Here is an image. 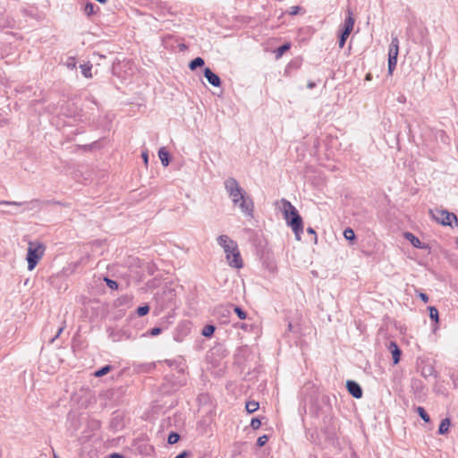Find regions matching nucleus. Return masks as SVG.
<instances>
[{
	"label": "nucleus",
	"mask_w": 458,
	"mask_h": 458,
	"mask_svg": "<svg viewBox=\"0 0 458 458\" xmlns=\"http://www.w3.org/2000/svg\"><path fill=\"white\" fill-rule=\"evenodd\" d=\"M428 214L431 219L443 226L458 228L457 216L453 212H449L447 209L439 208H430Z\"/></svg>",
	"instance_id": "nucleus-5"
},
{
	"label": "nucleus",
	"mask_w": 458,
	"mask_h": 458,
	"mask_svg": "<svg viewBox=\"0 0 458 458\" xmlns=\"http://www.w3.org/2000/svg\"><path fill=\"white\" fill-rule=\"evenodd\" d=\"M404 238L408 240L411 242V244L417 249L426 250L428 248V244L421 242L420 240L412 233H404Z\"/></svg>",
	"instance_id": "nucleus-14"
},
{
	"label": "nucleus",
	"mask_w": 458,
	"mask_h": 458,
	"mask_svg": "<svg viewBox=\"0 0 458 458\" xmlns=\"http://www.w3.org/2000/svg\"><path fill=\"white\" fill-rule=\"evenodd\" d=\"M307 87L308 89H312L316 87V83L314 81H309Z\"/></svg>",
	"instance_id": "nucleus-53"
},
{
	"label": "nucleus",
	"mask_w": 458,
	"mask_h": 458,
	"mask_svg": "<svg viewBox=\"0 0 458 458\" xmlns=\"http://www.w3.org/2000/svg\"><path fill=\"white\" fill-rule=\"evenodd\" d=\"M23 12H24L27 15H30V14L27 12V10H24Z\"/></svg>",
	"instance_id": "nucleus-59"
},
{
	"label": "nucleus",
	"mask_w": 458,
	"mask_h": 458,
	"mask_svg": "<svg viewBox=\"0 0 458 458\" xmlns=\"http://www.w3.org/2000/svg\"><path fill=\"white\" fill-rule=\"evenodd\" d=\"M449 377H450V381H448L446 384L447 385L452 384L454 387L458 386V377H455L454 374H451Z\"/></svg>",
	"instance_id": "nucleus-41"
},
{
	"label": "nucleus",
	"mask_w": 458,
	"mask_h": 458,
	"mask_svg": "<svg viewBox=\"0 0 458 458\" xmlns=\"http://www.w3.org/2000/svg\"><path fill=\"white\" fill-rule=\"evenodd\" d=\"M259 408V404L256 401H248L245 404V409L248 413H253Z\"/></svg>",
	"instance_id": "nucleus-26"
},
{
	"label": "nucleus",
	"mask_w": 458,
	"mask_h": 458,
	"mask_svg": "<svg viewBox=\"0 0 458 458\" xmlns=\"http://www.w3.org/2000/svg\"><path fill=\"white\" fill-rule=\"evenodd\" d=\"M55 204L59 206H65L64 203L59 200H40L38 199H32L30 201L18 202V201H0V206H16L22 207L24 206V210H34L40 209L44 206Z\"/></svg>",
	"instance_id": "nucleus-6"
},
{
	"label": "nucleus",
	"mask_w": 458,
	"mask_h": 458,
	"mask_svg": "<svg viewBox=\"0 0 458 458\" xmlns=\"http://www.w3.org/2000/svg\"><path fill=\"white\" fill-rule=\"evenodd\" d=\"M290 43H284L278 47L275 51L276 58H280L287 50L290 49Z\"/></svg>",
	"instance_id": "nucleus-28"
},
{
	"label": "nucleus",
	"mask_w": 458,
	"mask_h": 458,
	"mask_svg": "<svg viewBox=\"0 0 458 458\" xmlns=\"http://www.w3.org/2000/svg\"><path fill=\"white\" fill-rule=\"evenodd\" d=\"M411 386L414 393H421L424 388L422 382L417 378L411 379Z\"/></svg>",
	"instance_id": "nucleus-24"
},
{
	"label": "nucleus",
	"mask_w": 458,
	"mask_h": 458,
	"mask_svg": "<svg viewBox=\"0 0 458 458\" xmlns=\"http://www.w3.org/2000/svg\"><path fill=\"white\" fill-rule=\"evenodd\" d=\"M105 374H100V373H98V374H94V376L98 377H100L102 376H104Z\"/></svg>",
	"instance_id": "nucleus-55"
},
{
	"label": "nucleus",
	"mask_w": 458,
	"mask_h": 458,
	"mask_svg": "<svg viewBox=\"0 0 458 458\" xmlns=\"http://www.w3.org/2000/svg\"><path fill=\"white\" fill-rule=\"evenodd\" d=\"M350 33L345 32L339 29V35H338V45L340 48H343L345 45V42L347 38H349Z\"/></svg>",
	"instance_id": "nucleus-25"
},
{
	"label": "nucleus",
	"mask_w": 458,
	"mask_h": 458,
	"mask_svg": "<svg viewBox=\"0 0 458 458\" xmlns=\"http://www.w3.org/2000/svg\"><path fill=\"white\" fill-rule=\"evenodd\" d=\"M84 148L88 149L90 148V146L85 145Z\"/></svg>",
	"instance_id": "nucleus-60"
},
{
	"label": "nucleus",
	"mask_w": 458,
	"mask_h": 458,
	"mask_svg": "<svg viewBox=\"0 0 458 458\" xmlns=\"http://www.w3.org/2000/svg\"><path fill=\"white\" fill-rule=\"evenodd\" d=\"M174 340H175V341H177V342H180V341H181V339H180L177 335H174Z\"/></svg>",
	"instance_id": "nucleus-56"
},
{
	"label": "nucleus",
	"mask_w": 458,
	"mask_h": 458,
	"mask_svg": "<svg viewBox=\"0 0 458 458\" xmlns=\"http://www.w3.org/2000/svg\"><path fill=\"white\" fill-rule=\"evenodd\" d=\"M125 370H126V369H125V368H123V369H121V371H120V372L124 373V372H126Z\"/></svg>",
	"instance_id": "nucleus-58"
},
{
	"label": "nucleus",
	"mask_w": 458,
	"mask_h": 458,
	"mask_svg": "<svg viewBox=\"0 0 458 458\" xmlns=\"http://www.w3.org/2000/svg\"><path fill=\"white\" fill-rule=\"evenodd\" d=\"M428 310L430 319L435 321V323H438L439 314L437 309L434 306H429L428 307Z\"/></svg>",
	"instance_id": "nucleus-27"
},
{
	"label": "nucleus",
	"mask_w": 458,
	"mask_h": 458,
	"mask_svg": "<svg viewBox=\"0 0 458 458\" xmlns=\"http://www.w3.org/2000/svg\"><path fill=\"white\" fill-rule=\"evenodd\" d=\"M180 435L177 432L171 431L167 437V443L169 445L176 444L180 440Z\"/></svg>",
	"instance_id": "nucleus-31"
},
{
	"label": "nucleus",
	"mask_w": 458,
	"mask_h": 458,
	"mask_svg": "<svg viewBox=\"0 0 458 458\" xmlns=\"http://www.w3.org/2000/svg\"><path fill=\"white\" fill-rule=\"evenodd\" d=\"M416 411L418 415L421 418L422 420H424L426 423H428L430 421V417L427 413L426 410L422 406L416 407Z\"/></svg>",
	"instance_id": "nucleus-29"
},
{
	"label": "nucleus",
	"mask_w": 458,
	"mask_h": 458,
	"mask_svg": "<svg viewBox=\"0 0 458 458\" xmlns=\"http://www.w3.org/2000/svg\"><path fill=\"white\" fill-rule=\"evenodd\" d=\"M110 458H124V456L119 453H113L110 454Z\"/></svg>",
	"instance_id": "nucleus-52"
},
{
	"label": "nucleus",
	"mask_w": 458,
	"mask_h": 458,
	"mask_svg": "<svg viewBox=\"0 0 458 458\" xmlns=\"http://www.w3.org/2000/svg\"><path fill=\"white\" fill-rule=\"evenodd\" d=\"M141 157L145 163L146 165H148V152L147 151H143L141 153Z\"/></svg>",
	"instance_id": "nucleus-48"
},
{
	"label": "nucleus",
	"mask_w": 458,
	"mask_h": 458,
	"mask_svg": "<svg viewBox=\"0 0 458 458\" xmlns=\"http://www.w3.org/2000/svg\"><path fill=\"white\" fill-rule=\"evenodd\" d=\"M268 441V436L267 435H262L257 439L256 445L258 447L264 446Z\"/></svg>",
	"instance_id": "nucleus-35"
},
{
	"label": "nucleus",
	"mask_w": 458,
	"mask_h": 458,
	"mask_svg": "<svg viewBox=\"0 0 458 458\" xmlns=\"http://www.w3.org/2000/svg\"><path fill=\"white\" fill-rule=\"evenodd\" d=\"M348 393L356 399H360L363 396V391L360 385L355 380H347L345 383Z\"/></svg>",
	"instance_id": "nucleus-11"
},
{
	"label": "nucleus",
	"mask_w": 458,
	"mask_h": 458,
	"mask_svg": "<svg viewBox=\"0 0 458 458\" xmlns=\"http://www.w3.org/2000/svg\"><path fill=\"white\" fill-rule=\"evenodd\" d=\"M300 10H301L300 6H292V7H290L289 14L290 15H296V14H298Z\"/></svg>",
	"instance_id": "nucleus-45"
},
{
	"label": "nucleus",
	"mask_w": 458,
	"mask_h": 458,
	"mask_svg": "<svg viewBox=\"0 0 458 458\" xmlns=\"http://www.w3.org/2000/svg\"><path fill=\"white\" fill-rule=\"evenodd\" d=\"M261 426V421L259 418H252L250 421V427L253 429H258Z\"/></svg>",
	"instance_id": "nucleus-40"
},
{
	"label": "nucleus",
	"mask_w": 458,
	"mask_h": 458,
	"mask_svg": "<svg viewBox=\"0 0 458 458\" xmlns=\"http://www.w3.org/2000/svg\"><path fill=\"white\" fill-rule=\"evenodd\" d=\"M0 214H7V215H13L14 213L12 212V211H9V210H3V209H0Z\"/></svg>",
	"instance_id": "nucleus-54"
},
{
	"label": "nucleus",
	"mask_w": 458,
	"mask_h": 458,
	"mask_svg": "<svg viewBox=\"0 0 458 458\" xmlns=\"http://www.w3.org/2000/svg\"><path fill=\"white\" fill-rule=\"evenodd\" d=\"M300 66V62L298 60L293 61L291 64H289L288 67H295L298 68Z\"/></svg>",
	"instance_id": "nucleus-50"
},
{
	"label": "nucleus",
	"mask_w": 458,
	"mask_h": 458,
	"mask_svg": "<svg viewBox=\"0 0 458 458\" xmlns=\"http://www.w3.org/2000/svg\"><path fill=\"white\" fill-rule=\"evenodd\" d=\"M225 306H221L218 310H217V313L222 317L224 318L225 319L222 320L223 323H227L228 322V317L229 315H227L226 312H222L221 311V309L224 308Z\"/></svg>",
	"instance_id": "nucleus-42"
},
{
	"label": "nucleus",
	"mask_w": 458,
	"mask_h": 458,
	"mask_svg": "<svg viewBox=\"0 0 458 458\" xmlns=\"http://www.w3.org/2000/svg\"><path fill=\"white\" fill-rule=\"evenodd\" d=\"M352 15H353L352 11L350 8H348L347 9V17L344 20V25L340 26V30H342L345 32H348L350 34L352 33V31L353 30V26H354V21H355Z\"/></svg>",
	"instance_id": "nucleus-16"
},
{
	"label": "nucleus",
	"mask_w": 458,
	"mask_h": 458,
	"mask_svg": "<svg viewBox=\"0 0 458 458\" xmlns=\"http://www.w3.org/2000/svg\"><path fill=\"white\" fill-rule=\"evenodd\" d=\"M235 206L241 209L245 216L253 217L254 202L248 194L243 196L241 200H238V205Z\"/></svg>",
	"instance_id": "nucleus-10"
},
{
	"label": "nucleus",
	"mask_w": 458,
	"mask_h": 458,
	"mask_svg": "<svg viewBox=\"0 0 458 458\" xmlns=\"http://www.w3.org/2000/svg\"><path fill=\"white\" fill-rule=\"evenodd\" d=\"M399 54V39L398 38L392 37L391 43L388 50V62H387V72L392 75L397 64V57Z\"/></svg>",
	"instance_id": "nucleus-9"
},
{
	"label": "nucleus",
	"mask_w": 458,
	"mask_h": 458,
	"mask_svg": "<svg viewBox=\"0 0 458 458\" xmlns=\"http://www.w3.org/2000/svg\"><path fill=\"white\" fill-rule=\"evenodd\" d=\"M205 64V61L202 57H196L194 59H192L190 64H189V68L191 70V71H194L196 70L197 68H199V67H203Z\"/></svg>",
	"instance_id": "nucleus-21"
},
{
	"label": "nucleus",
	"mask_w": 458,
	"mask_h": 458,
	"mask_svg": "<svg viewBox=\"0 0 458 458\" xmlns=\"http://www.w3.org/2000/svg\"><path fill=\"white\" fill-rule=\"evenodd\" d=\"M80 68L81 70V73L82 75L85 77V78H91L92 77V73H91V69H92V64H81L80 65Z\"/></svg>",
	"instance_id": "nucleus-23"
},
{
	"label": "nucleus",
	"mask_w": 458,
	"mask_h": 458,
	"mask_svg": "<svg viewBox=\"0 0 458 458\" xmlns=\"http://www.w3.org/2000/svg\"><path fill=\"white\" fill-rule=\"evenodd\" d=\"M292 328H293V326H292V324H291V323H289V324H288V329H289L290 331H292Z\"/></svg>",
	"instance_id": "nucleus-57"
},
{
	"label": "nucleus",
	"mask_w": 458,
	"mask_h": 458,
	"mask_svg": "<svg viewBox=\"0 0 458 458\" xmlns=\"http://www.w3.org/2000/svg\"><path fill=\"white\" fill-rule=\"evenodd\" d=\"M55 458H59V457H57V456H55Z\"/></svg>",
	"instance_id": "nucleus-62"
},
{
	"label": "nucleus",
	"mask_w": 458,
	"mask_h": 458,
	"mask_svg": "<svg viewBox=\"0 0 458 458\" xmlns=\"http://www.w3.org/2000/svg\"><path fill=\"white\" fill-rule=\"evenodd\" d=\"M98 11H99V7L91 2H87L83 8V12L87 17L96 14Z\"/></svg>",
	"instance_id": "nucleus-19"
},
{
	"label": "nucleus",
	"mask_w": 458,
	"mask_h": 458,
	"mask_svg": "<svg viewBox=\"0 0 458 458\" xmlns=\"http://www.w3.org/2000/svg\"><path fill=\"white\" fill-rule=\"evenodd\" d=\"M283 215L286 225L294 233L295 239L300 241L303 233V220L297 208L288 200L283 199Z\"/></svg>",
	"instance_id": "nucleus-1"
},
{
	"label": "nucleus",
	"mask_w": 458,
	"mask_h": 458,
	"mask_svg": "<svg viewBox=\"0 0 458 458\" xmlns=\"http://www.w3.org/2000/svg\"><path fill=\"white\" fill-rule=\"evenodd\" d=\"M344 237L346 241H348L351 244H353L356 235L354 231L351 227H347L344 231Z\"/></svg>",
	"instance_id": "nucleus-22"
},
{
	"label": "nucleus",
	"mask_w": 458,
	"mask_h": 458,
	"mask_svg": "<svg viewBox=\"0 0 458 458\" xmlns=\"http://www.w3.org/2000/svg\"><path fill=\"white\" fill-rule=\"evenodd\" d=\"M65 64H66V66L69 69H71V70L74 69L76 67V59H75V57H73V56L68 57L67 60H66Z\"/></svg>",
	"instance_id": "nucleus-37"
},
{
	"label": "nucleus",
	"mask_w": 458,
	"mask_h": 458,
	"mask_svg": "<svg viewBox=\"0 0 458 458\" xmlns=\"http://www.w3.org/2000/svg\"><path fill=\"white\" fill-rule=\"evenodd\" d=\"M45 252V246L40 242H30L27 250L28 269L33 270Z\"/></svg>",
	"instance_id": "nucleus-7"
},
{
	"label": "nucleus",
	"mask_w": 458,
	"mask_h": 458,
	"mask_svg": "<svg viewBox=\"0 0 458 458\" xmlns=\"http://www.w3.org/2000/svg\"><path fill=\"white\" fill-rule=\"evenodd\" d=\"M225 188L233 205H238V200L247 194L233 177H229L225 181Z\"/></svg>",
	"instance_id": "nucleus-8"
},
{
	"label": "nucleus",
	"mask_w": 458,
	"mask_h": 458,
	"mask_svg": "<svg viewBox=\"0 0 458 458\" xmlns=\"http://www.w3.org/2000/svg\"><path fill=\"white\" fill-rule=\"evenodd\" d=\"M216 331V327L214 325H207L203 327L201 335L205 337H211Z\"/></svg>",
	"instance_id": "nucleus-30"
},
{
	"label": "nucleus",
	"mask_w": 458,
	"mask_h": 458,
	"mask_svg": "<svg viewBox=\"0 0 458 458\" xmlns=\"http://www.w3.org/2000/svg\"><path fill=\"white\" fill-rule=\"evenodd\" d=\"M232 310L234 311L240 319L243 320L247 318V312L240 306L230 304L221 309V311L226 312L227 315H230Z\"/></svg>",
	"instance_id": "nucleus-13"
},
{
	"label": "nucleus",
	"mask_w": 458,
	"mask_h": 458,
	"mask_svg": "<svg viewBox=\"0 0 458 458\" xmlns=\"http://www.w3.org/2000/svg\"><path fill=\"white\" fill-rule=\"evenodd\" d=\"M111 427L114 428H117L118 427H120V421L118 420V416H115L111 420Z\"/></svg>",
	"instance_id": "nucleus-43"
},
{
	"label": "nucleus",
	"mask_w": 458,
	"mask_h": 458,
	"mask_svg": "<svg viewBox=\"0 0 458 458\" xmlns=\"http://www.w3.org/2000/svg\"><path fill=\"white\" fill-rule=\"evenodd\" d=\"M435 377L437 379L436 385H435V390L439 394H445L447 392V388L443 384L439 383V379L437 377V374H435Z\"/></svg>",
	"instance_id": "nucleus-33"
},
{
	"label": "nucleus",
	"mask_w": 458,
	"mask_h": 458,
	"mask_svg": "<svg viewBox=\"0 0 458 458\" xmlns=\"http://www.w3.org/2000/svg\"><path fill=\"white\" fill-rule=\"evenodd\" d=\"M240 327L245 331L249 330V327H252V326L248 325L247 323H242Z\"/></svg>",
	"instance_id": "nucleus-51"
},
{
	"label": "nucleus",
	"mask_w": 458,
	"mask_h": 458,
	"mask_svg": "<svg viewBox=\"0 0 458 458\" xmlns=\"http://www.w3.org/2000/svg\"><path fill=\"white\" fill-rule=\"evenodd\" d=\"M187 369L185 360L179 356L174 360H159L157 362H150L147 364H138L133 370H175L177 372H184Z\"/></svg>",
	"instance_id": "nucleus-2"
},
{
	"label": "nucleus",
	"mask_w": 458,
	"mask_h": 458,
	"mask_svg": "<svg viewBox=\"0 0 458 458\" xmlns=\"http://www.w3.org/2000/svg\"><path fill=\"white\" fill-rule=\"evenodd\" d=\"M63 330H64V327H63L58 328L56 335H55V336L50 340V343H51V344H52V343H54V341H55L57 337H59V335H61V333L63 332Z\"/></svg>",
	"instance_id": "nucleus-49"
},
{
	"label": "nucleus",
	"mask_w": 458,
	"mask_h": 458,
	"mask_svg": "<svg viewBox=\"0 0 458 458\" xmlns=\"http://www.w3.org/2000/svg\"><path fill=\"white\" fill-rule=\"evenodd\" d=\"M187 377L185 374H165L159 386V390L164 394L176 392L180 387L186 385Z\"/></svg>",
	"instance_id": "nucleus-4"
},
{
	"label": "nucleus",
	"mask_w": 458,
	"mask_h": 458,
	"mask_svg": "<svg viewBox=\"0 0 458 458\" xmlns=\"http://www.w3.org/2000/svg\"><path fill=\"white\" fill-rule=\"evenodd\" d=\"M418 297L424 302V303H427L428 302V294H426L425 293H418Z\"/></svg>",
	"instance_id": "nucleus-46"
},
{
	"label": "nucleus",
	"mask_w": 458,
	"mask_h": 458,
	"mask_svg": "<svg viewBox=\"0 0 458 458\" xmlns=\"http://www.w3.org/2000/svg\"><path fill=\"white\" fill-rule=\"evenodd\" d=\"M162 333V328L159 327H155L153 328H151L148 334L150 335V336H157L158 335H160Z\"/></svg>",
	"instance_id": "nucleus-39"
},
{
	"label": "nucleus",
	"mask_w": 458,
	"mask_h": 458,
	"mask_svg": "<svg viewBox=\"0 0 458 458\" xmlns=\"http://www.w3.org/2000/svg\"><path fill=\"white\" fill-rule=\"evenodd\" d=\"M149 306L148 304H144L137 308L136 313L139 317H144L149 312Z\"/></svg>",
	"instance_id": "nucleus-32"
},
{
	"label": "nucleus",
	"mask_w": 458,
	"mask_h": 458,
	"mask_svg": "<svg viewBox=\"0 0 458 458\" xmlns=\"http://www.w3.org/2000/svg\"><path fill=\"white\" fill-rule=\"evenodd\" d=\"M307 233H310V234H313L314 235V242H317V234H316V232L315 230L312 228V227H308L307 228Z\"/></svg>",
	"instance_id": "nucleus-47"
},
{
	"label": "nucleus",
	"mask_w": 458,
	"mask_h": 458,
	"mask_svg": "<svg viewBox=\"0 0 458 458\" xmlns=\"http://www.w3.org/2000/svg\"><path fill=\"white\" fill-rule=\"evenodd\" d=\"M456 243H457V245H458V238L456 239Z\"/></svg>",
	"instance_id": "nucleus-61"
},
{
	"label": "nucleus",
	"mask_w": 458,
	"mask_h": 458,
	"mask_svg": "<svg viewBox=\"0 0 458 458\" xmlns=\"http://www.w3.org/2000/svg\"><path fill=\"white\" fill-rule=\"evenodd\" d=\"M387 348L389 352L392 353L393 362L394 364H397L401 360L402 351L398 344L394 341H390Z\"/></svg>",
	"instance_id": "nucleus-15"
},
{
	"label": "nucleus",
	"mask_w": 458,
	"mask_h": 458,
	"mask_svg": "<svg viewBox=\"0 0 458 458\" xmlns=\"http://www.w3.org/2000/svg\"><path fill=\"white\" fill-rule=\"evenodd\" d=\"M158 157L160 158L161 164L164 166H167L171 161L170 153L165 149V148H160L158 150Z\"/></svg>",
	"instance_id": "nucleus-18"
},
{
	"label": "nucleus",
	"mask_w": 458,
	"mask_h": 458,
	"mask_svg": "<svg viewBox=\"0 0 458 458\" xmlns=\"http://www.w3.org/2000/svg\"><path fill=\"white\" fill-rule=\"evenodd\" d=\"M217 243L224 249L226 260L230 267L241 268L243 262L238 250L237 243L227 235L222 234L217 237Z\"/></svg>",
	"instance_id": "nucleus-3"
},
{
	"label": "nucleus",
	"mask_w": 458,
	"mask_h": 458,
	"mask_svg": "<svg viewBox=\"0 0 458 458\" xmlns=\"http://www.w3.org/2000/svg\"><path fill=\"white\" fill-rule=\"evenodd\" d=\"M250 349L248 346H242L238 350V353L236 355L237 360L240 359V357H244L245 355L249 354Z\"/></svg>",
	"instance_id": "nucleus-36"
},
{
	"label": "nucleus",
	"mask_w": 458,
	"mask_h": 458,
	"mask_svg": "<svg viewBox=\"0 0 458 458\" xmlns=\"http://www.w3.org/2000/svg\"><path fill=\"white\" fill-rule=\"evenodd\" d=\"M450 425H451L450 419L445 418V419L442 420L440 422V425L438 427V434L445 435V434L448 433Z\"/></svg>",
	"instance_id": "nucleus-20"
},
{
	"label": "nucleus",
	"mask_w": 458,
	"mask_h": 458,
	"mask_svg": "<svg viewBox=\"0 0 458 458\" xmlns=\"http://www.w3.org/2000/svg\"><path fill=\"white\" fill-rule=\"evenodd\" d=\"M104 281L106 282V284L112 290H117L118 289V283L115 280H113L109 277H105Z\"/></svg>",
	"instance_id": "nucleus-34"
},
{
	"label": "nucleus",
	"mask_w": 458,
	"mask_h": 458,
	"mask_svg": "<svg viewBox=\"0 0 458 458\" xmlns=\"http://www.w3.org/2000/svg\"><path fill=\"white\" fill-rule=\"evenodd\" d=\"M115 369V367L110 364H106L102 368L97 369L95 372H110L111 370Z\"/></svg>",
	"instance_id": "nucleus-38"
},
{
	"label": "nucleus",
	"mask_w": 458,
	"mask_h": 458,
	"mask_svg": "<svg viewBox=\"0 0 458 458\" xmlns=\"http://www.w3.org/2000/svg\"><path fill=\"white\" fill-rule=\"evenodd\" d=\"M191 454L190 451L184 450L182 453L178 454L174 458H187Z\"/></svg>",
	"instance_id": "nucleus-44"
},
{
	"label": "nucleus",
	"mask_w": 458,
	"mask_h": 458,
	"mask_svg": "<svg viewBox=\"0 0 458 458\" xmlns=\"http://www.w3.org/2000/svg\"><path fill=\"white\" fill-rule=\"evenodd\" d=\"M203 75L207 79L209 84L214 87L221 86L220 77L215 73L209 67H205L203 70Z\"/></svg>",
	"instance_id": "nucleus-12"
},
{
	"label": "nucleus",
	"mask_w": 458,
	"mask_h": 458,
	"mask_svg": "<svg viewBox=\"0 0 458 458\" xmlns=\"http://www.w3.org/2000/svg\"><path fill=\"white\" fill-rule=\"evenodd\" d=\"M418 372H434V368L429 360H420L417 362Z\"/></svg>",
	"instance_id": "nucleus-17"
}]
</instances>
